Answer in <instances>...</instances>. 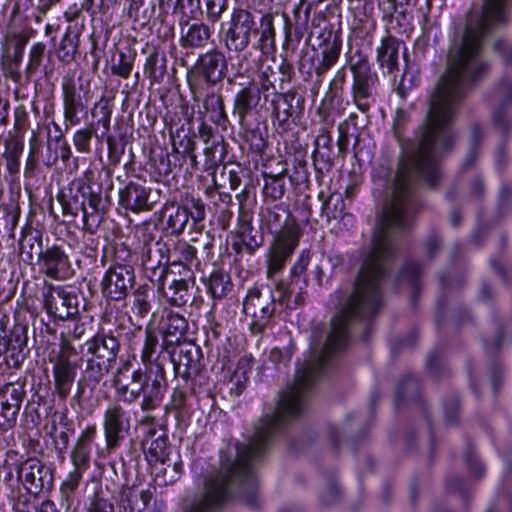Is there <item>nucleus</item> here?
<instances>
[{"instance_id": "1", "label": "nucleus", "mask_w": 512, "mask_h": 512, "mask_svg": "<svg viewBox=\"0 0 512 512\" xmlns=\"http://www.w3.org/2000/svg\"><path fill=\"white\" fill-rule=\"evenodd\" d=\"M310 261V252L302 251L297 262L291 269V280H280L275 285L273 292L269 287H254L249 290L243 309L246 317L250 319V329L252 333H261L270 323L276 313V306L286 305L293 309L291 305V294L294 292L295 284L299 282V276L303 275Z\"/></svg>"}, {"instance_id": "2", "label": "nucleus", "mask_w": 512, "mask_h": 512, "mask_svg": "<svg viewBox=\"0 0 512 512\" xmlns=\"http://www.w3.org/2000/svg\"><path fill=\"white\" fill-rule=\"evenodd\" d=\"M260 33L256 48L263 55L274 52L275 28L273 16L265 14L261 17L260 28L255 15L246 9H234L231 14L229 28L225 32V47L230 52H243L251 43L252 37Z\"/></svg>"}, {"instance_id": "3", "label": "nucleus", "mask_w": 512, "mask_h": 512, "mask_svg": "<svg viewBox=\"0 0 512 512\" xmlns=\"http://www.w3.org/2000/svg\"><path fill=\"white\" fill-rule=\"evenodd\" d=\"M85 374L90 382L99 384L114 368L120 351V342L111 333L99 331L87 340Z\"/></svg>"}, {"instance_id": "4", "label": "nucleus", "mask_w": 512, "mask_h": 512, "mask_svg": "<svg viewBox=\"0 0 512 512\" xmlns=\"http://www.w3.org/2000/svg\"><path fill=\"white\" fill-rule=\"evenodd\" d=\"M353 76L352 100L363 113L370 111L375 102V77L372 74L367 56L357 52L348 60Z\"/></svg>"}, {"instance_id": "5", "label": "nucleus", "mask_w": 512, "mask_h": 512, "mask_svg": "<svg viewBox=\"0 0 512 512\" xmlns=\"http://www.w3.org/2000/svg\"><path fill=\"white\" fill-rule=\"evenodd\" d=\"M143 247L141 250L142 266L147 277L163 288L168 272L170 254L167 244L156 239L151 233H143Z\"/></svg>"}, {"instance_id": "6", "label": "nucleus", "mask_w": 512, "mask_h": 512, "mask_svg": "<svg viewBox=\"0 0 512 512\" xmlns=\"http://www.w3.org/2000/svg\"><path fill=\"white\" fill-rule=\"evenodd\" d=\"M162 352L169 355L175 376L187 380L201 372L203 354L201 348L194 342L184 341Z\"/></svg>"}, {"instance_id": "7", "label": "nucleus", "mask_w": 512, "mask_h": 512, "mask_svg": "<svg viewBox=\"0 0 512 512\" xmlns=\"http://www.w3.org/2000/svg\"><path fill=\"white\" fill-rule=\"evenodd\" d=\"M44 307L59 320H67L79 313V299L68 287L45 285L43 289Z\"/></svg>"}, {"instance_id": "8", "label": "nucleus", "mask_w": 512, "mask_h": 512, "mask_svg": "<svg viewBox=\"0 0 512 512\" xmlns=\"http://www.w3.org/2000/svg\"><path fill=\"white\" fill-rule=\"evenodd\" d=\"M17 478L29 494L39 495L53 486L52 470L36 457H31L17 466Z\"/></svg>"}, {"instance_id": "9", "label": "nucleus", "mask_w": 512, "mask_h": 512, "mask_svg": "<svg viewBox=\"0 0 512 512\" xmlns=\"http://www.w3.org/2000/svg\"><path fill=\"white\" fill-rule=\"evenodd\" d=\"M26 396L25 382L18 379L0 387V428L7 431L13 428Z\"/></svg>"}, {"instance_id": "10", "label": "nucleus", "mask_w": 512, "mask_h": 512, "mask_svg": "<svg viewBox=\"0 0 512 512\" xmlns=\"http://www.w3.org/2000/svg\"><path fill=\"white\" fill-rule=\"evenodd\" d=\"M130 426L128 412L121 404L113 403L106 408L103 414V430L107 450L112 451L120 446Z\"/></svg>"}, {"instance_id": "11", "label": "nucleus", "mask_w": 512, "mask_h": 512, "mask_svg": "<svg viewBox=\"0 0 512 512\" xmlns=\"http://www.w3.org/2000/svg\"><path fill=\"white\" fill-rule=\"evenodd\" d=\"M262 222L276 234L275 239L300 238V227L290 211L282 204L266 208L262 212Z\"/></svg>"}, {"instance_id": "12", "label": "nucleus", "mask_w": 512, "mask_h": 512, "mask_svg": "<svg viewBox=\"0 0 512 512\" xmlns=\"http://www.w3.org/2000/svg\"><path fill=\"white\" fill-rule=\"evenodd\" d=\"M135 280L132 266L116 264L105 273L101 286L103 293L112 300L123 299Z\"/></svg>"}, {"instance_id": "13", "label": "nucleus", "mask_w": 512, "mask_h": 512, "mask_svg": "<svg viewBox=\"0 0 512 512\" xmlns=\"http://www.w3.org/2000/svg\"><path fill=\"white\" fill-rule=\"evenodd\" d=\"M212 86L195 85L191 86L193 99L201 102L205 114H209L210 120L218 126L226 127L228 115L225 110L224 99L222 95L215 91H210Z\"/></svg>"}, {"instance_id": "14", "label": "nucleus", "mask_w": 512, "mask_h": 512, "mask_svg": "<svg viewBox=\"0 0 512 512\" xmlns=\"http://www.w3.org/2000/svg\"><path fill=\"white\" fill-rule=\"evenodd\" d=\"M188 329V320L183 315L165 310L160 320V333L163 338L161 350L184 342Z\"/></svg>"}, {"instance_id": "15", "label": "nucleus", "mask_w": 512, "mask_h": 512, "mask_svg": "<svg viewBox=\"0 0 512 512\" xmlns=\"http://www.w3.org/2000/svg\"><path fill=\"white\" fill-rule=\"evenodd\" d=\"M40 272L55 280H63L69 273V258L58 245L47 247L39 254Z\"/></svg>"}, {"instance_id": "16", "label": "nucleus", "mask_w": 512, "mask_h": 512, "mask_svg": "<svg viewBox=\"0 0 512 512\" xmlns=\"http://www.w3.org/2000/svg\"><path fill=\"white\" fill-rule=\"evenodd\" d=\"M150 193L151 189L145 184L131 181L119 191V203L132 212L149 211L154 205Z\"/></svg>"}, {"instance_id": "17", "label": "nucleus", "mask_w": 512, "mask_h": 512, "mask_svg": "<svg viewBox=\"0 0 512 512\" xmlns=\"http://www.w3.org/2000/svg\"><path fill=\"white\" fill-rule=\"evenodd\" d=\"M167 390V379L164 365H158L154 377L149 376L143 393L140 408L143 412H150L161 406Z\"/></svg>"}, {"instance_id": "18", "label": "nucleus", "mask_w": 512, "mask_h": 512, "mask_svg": "<svg viewBox=\"0 0 512 512\" xmlns=\"http://www.w3.org/2000/svg\"><path fill=\"white\" fill-rule=\"evenodd\" d=\"M78 363L71 359L56 357L53 362L54 393L61 399L66 400L75 382Z\"/></svg>"}, {"instance_id": "19", "label": "nucleus", "mask_w": 512, "mask_h": 512, "mask_svg": "<svg viewBox=\"0 0 512 512\" xmlns=\"http://www.w3.org/2000/svg\"><path fill=\"white\" fill-rule=\"evenodd\" d=\"M196 68L205 79L203 85L214 86L224 78L227 61L221 51L214 49L199 57Z\"/></svg>"}, {"instance_id": "20", "label": "nucleus", "mask_w": 512, "mask_h": 512, "mask_svg": "<svg viewBox=\"0 0 512 512\" xmlns=\"http://www.w3.org/2000/svg\"><path fill=\"white\" fill-rule=\"evenodd\" d=\"M303 104V97L294 90L275 93L271 101L273 115L281 125L286 124L290 118L299 115L302 112Z\"/></svg>"}, {"instance_id": "21", "label": "nucleus", "mask_w": 512, "mask_h": 512, "mask_svg": "<svg viewBox=\"0 0 512 512\" xmlns=\"http://www.w3.org/2000/svg\"><path fill=\"white\" fill-rule=\"evenodd\" d=\"M299 238L274 239L267 259V277L272 279L285 266L286 261L298 246Z\"/></svg>"}, {"instance_id": "22", "label": "nucleus", "mask_w": 512, "mask_h": 512, "mask_svg": "<svg viewBox=\"0 0 512 512\" xmlns=\"http://www.w3.org/2000/svg\"><path fill=\"white\" fill-rule=\"evenodd\" d=\"M63 114L66 129L80 122L78 114L85 109L81 95L77 92L73 78H64L62 83Z\"/></svg>"}, {"instance_id": "23", "label": "nucleus", "mask_w": 512, "mask_h": 512, "mask_svg": "<svg viewBox=\"0 0 512 512\" xmlns=\"http://www.w3.org/2000/svg\"><path fill=\"white\" fill-rule=\"evenodd\" d=\"M260 100L261 91L253 82H250L235 94L233 100V115L237 117L240 126L246 124L247 116L259 105Z\"/></svg>"}, {"instance_id": "24", "label": "nucleus", "mask_w": 512, "mask_h": 512, "mask_svg": "<svg viewBox=\"0 0 512 512\" xmlns=\"http://www.w3.org/2000/svg\"><path fill=\"white\" fill-rule=\"evenodd\" d=\"M154 496V488L133 485L121 490L119 500L120 512H143Z\"/></svg>"}, {"instance_id": "25", "label": "nucleus", "mask_w": 512, "mask_h": 512, "mask_svg": "<svg viewBox=\"0 0 512 512\" xmlns=\"http://www.w3.org/2000/svg\"><path fill=\"white\" fill-rule=\"evenodd\" d=\"M180 279L172 280L171 284L167 289L163 286H158L159 289L163 290V295L167 299L168 303L181 307L184 306L191 298V288L194 286V276L190 268L184 267V273Z\"/></svg>"}, {"instance_id": "26", "label": "nucleus", "mask_w": 512, "mask_h": 512, "mask_svg": "<svg viewBox=\"0 0 512 512\" xmlns=\"http://www.w3.org/2000/svg\"><path fill=\"white\" fill-rule=\"evenodd\" d=\"M150 375H146L141 369L132 372L129 381L115 378L114 384L118 396L128 404L135 403L143 393L144 386Z\"/></svg>"}, {"instance_id": "27", "label": "nucleus", "mask_w": 512, "mask_h": 512, "mask_svg": "<svg viewBox=\"0 0 512 512\" xmlns=\"http://www.w3.org/2000/svg\"><path fill=\"white\" fill-rule=\"evenodd\" d=\"M399 50V40L390 34L382 38L381 44L377 48V61L380 67L385 68L389 74L399 70Z\"/></svg>"}, {"instance_id": "28", "label": "nucleus", "mask_w": 512, "mask_h": 512, "mask_svg": "<svg viewBox=\"0 0 512 512\" xmlns=\"http://www.w3.org/2000/svg\"><path fill=\"white\" fill-rule=\"evenodd\" d=\"M251 221L252 215L249 212L241 210L237 233L250 254L258 249L264 242L262 231L260 228L254 227Z\"/></svg>"}, {"instance_id": "29", "label": "nucleus", "mask_w": 512, "mask_h": 512, "mask_svg": "<svg viewBox=\"0 0 512 512\" xmlns=\"http://www.w3.org/2000/svg\"><path fill=\"white\" fill-rule=\"evenodd\" d=\"M142 448L150 464L167 460V438L155 429H150L146 433Z\"/></svg>"}, {"instance_id": "30", "label": "nucleus", "mask_w": 512, "mask_h": 512, "mask_svg": "<svg viewBox=\"0 0 512 512\" xmlns=\"http://www.w3.org/2000/svg\"><path fill=\"white\" fill-rule=\"evenodd\" d=\"M211 30L204 23H193L182 28L180 45L183 48L200 49L204 48L211 38Z\"/></svg>"}, {"instance_id": "31", "label": "nucleus", "mask_w": 512, "mask_h": 512, "mask_svg": "<svg viewBox=\"0 0 512 512\" xmlns=\"http://www.w3.org/2000/svg\"><path fill=\"white\" fill-rule=\"evenodd\" d=\"M161 221L171 234H181L188 223V211L176 203H166L161 211Z\"/></svg>"}, {"instance_id": "32", "label": "nucleus", "mask_w": 512, "mask_h": 512, "mask_svg": "<svg viewBox=\"0 0 512 512\" xmlns=\"http://www.w3.org/2000/svg\"><path fill=\"white\" fill-rule=\"evenodd\" d=\"M102 202L101 195L96 192H90L85 202L84 209L81 210L83 230L93 234L100 226L103 217L99 211V205Z\"/></svg>"}, {"instance_id": "33", "label": "nucleus", "mask_w": 512, "mask_h": 512, "mask_svg": "<svg viewBox=\"0 0 512 512\" xmlns=\"http://www.w3.org/2000/svg\"><path fill=\"white\" fill-rule=\"evenodd\" d=\"M42 233L39 230L31 228L23 231L19 241L20 254L24 256V260L32 263L35 256L39 260V254L43 253Z\"/></svg>"}, {"instance_id": "34", "label": "nucleus", "mask_w": 512, "mask_h": 512, "mask_svg": "<svg viewBox=\"0 0 512 512\" xmlns=\"http://www.w3.org/2000/svg\"><path fill=\"white\" fill-rule=\"evenodd\" d=\"M8 358L7 363L13 367H19L24 359L23 351L27 346V335L24 327L16 328L8 336Z\"/></svg>"}, {"instance_id": "35", "label": "nucleus", "mask_w": 512, "mask_h": 512, "mask_svg": "<svg viewBox=\"0 0 512 512\" xmlns=\"http://www.w3.org/2000/svg\"><path fill=\"white\" fill-rule=\"evenodd\" d=\"M88 197L83 191V187H78L77 191L70 189L69 194L59 193L57 200L61 204L62 212L65 216L77 217L84 209Z\"/></svg>"}, {"instance_id": "36", "label": "nucleus", "mask_w": 512, "mask_h": 512, "mask_svg": "<svg viewBox=\"0 0 512 512\" xmlns=\"http://www.w3.org/2000/svg\"><path fill=\"white\" fill-rule=\"evenodd\" d=\"M158 347V338L156 334L149 328L145 331V341L141 351V361L145 368L152 372L153 366L158 369V365H163L159 359L160 354L155 356Z\"/></svg>"}, {"instance_id": "37", "label": "nucleus", "mask_w": 512, "mask_h": 512, "mask_svg": "<svg viewBox=\"0 0 512 512\" xmlns=\"http://www.w3.org/2000/svg\"><path fill=\"white\" fill-rule=\"evenodd\" d=\"M233 288L230 275L221 270H214L208 280V291L213 298L221 299L228 295Z\"/></svg>"}, {"instance_id": "38", "label": "nucleus", "mask_w": 512, "mask_h": 512, "mask_svg": "<svg viewBox=\"0 0 512 512\" xmlns=\"http://www.w3.org/2000/svg\"><path fill=\"white\" fill-rule=\"evenodd\" d=\"M196 253V248L186 241H178L174 245L173 250L169 251L170 258H173L172 264L182 267L183 271H180V273H184V267L190 268L188 264L195 259Z\"/></svg>"}, {"instance_id": "39", "label": "nucleus", "mask_w": 512, "mask_h": 512, "mask_svg": "<svg viewBox=\"0 0 512 512\" xmlns=\"http://www.w3.org/2000/svg\"><path fill=\"white\" fill-rule=\"evenodd\" d=\"M166 461L152 463V473L155 476V482L159 486H167L173 484L179 477V464L174 463L173 465L167 464Z\"/></svg>"}, {"instance_id": "40", "label": "nucleus", "mask_w": 512, "mask_h": 512, "mask_svg": "<svg viewBox=\"0 0 512 512\" xmlns=\"http://www.w3.org/2000/svg\"><path fill=\"white\" fill-rule=\"evenodd\" d=\"M284 173L285 171L276 175L264 174L265 184L263 194L266 198L275 201L283 197L285 194Z\"/></svg>"}, {"instance_id": "41", "label": "nucleus", "mask_w": 512, "mask_h": 512, "mask_svg": "<svg viewBox=\"0 0 512 512\" xmlns=\"http://www.w3.org/2000/svg\"><path fill=\"white\" fill-rule=\"evenodd\" d=\"M77 47L78 37L73 36L70 31H67L57 49L58 59L65 64L71 63L75 58Z\"/></svg>"}, {"instance_id": "42", "label": "nucleus", "mask_w": 512, "mask_h": 512, "mask_svg": "<svg viewBox=\"0 0 512 512\" xmlns=\"http://www.w3.org/2000/svg\"><path fill=\"white\" fill-rule=\"evenodd\" d=\"M340 50L341 46L336 42L323 50L322 60L314 68V72L318 77H321L324 73L330 70L331 67L338 61Z\"/></svg>"}, {"instance_id": "43", "label": "nucleus", "mask_w": 512, "mask_h": 512, "mask_svg": "<svg viewBox=\"0 0 512 512\" xmlns=\"http://www.w3.org/2000/svg\"><path fill=\"white\" fill-rule=\"evenodd\" d=\"M319 198L323 199L321 207L322 215H324L327 220L337 219L344 208V201L341 195L331 194L328 198L324 199V193L320 192Z\"/></svg>"}, {"instance_id": "44", "label": "nucleus", "mask_w": 512, "mask_h": 512, "mask_svg": "<svg viewBox=\"0 0 512 512\" xmlns=\"http://www.w3.org/2000/svg\"><path fill=\"white\" fill-rule=\"evenodd\" d=\"M254 359L251 355L242 356L238 363L234 373L231 376V382H233L237 390H241L244 384L249 379V373L252 370Z\"/></svg>"}, {"instance_id": "45", "label": "nucleus", "mask_w": 512, "mask_h": 512, "mask_svg": "<svg viewBox=\"0 0 512 512\" xmlns=\"http://www.w3.org/2000/svg\"><path fill=\"white\" fill-rule=\"evenodd\" d=\"M204 156L205 169H212L224 160V146L219 141H212L211 143L206 144Z\"/></svg>"}, {"instance_id": "46", "label": "nucleus", "mask_w": 512, "mask_h": 512, "mask_svg": "<svg viewBox=\"0 0 512 512\" xmlns=\"http://www.w3.org/2000/svg\"><path fill=\"white\" fill-rule=\"evenodd\" d=\"M144 71L152 82H159L166 72L164 64H159V53L153 51L146 59Z\"/></svg>"}, {"instance_id": "47", "label": "nucleus", "mask_w": 512, "mask_h": 512, "mask_svg": "<svg viewBox=\"0 0 512 512\" xmlns=\"http://www.w3.org/2000/svg\"><path fill=\"white\" fill-rule=\"evenodd\" d=\"M184 209L188 211V217L191 216L195 223L205 219V204L201 198L193 195H186L184 200Z\"/></svg>"}, {"instance_id": "48", "label": "nucleus", "mask_w": 512, "mask_h": 512, "mask_svg": "<svg viewBox=\"0 0 512 512\" xmlns=\"http://www.w3.org/2000/svg\"><path fill=\"white\" fill-rule=\"evenodd\" d=\"M277 65L263 66L259 74L260 91L268 92L276 90Z\"/></svg>"}, {"instance_id": "49", "label": "nucleus", "mask_w": 512, "mask_h": 512, "mask_svg": "<svg viewBox=\"0 0 512 512\" xmlns=\"http://www.w3.org/2000/svg\"><path fill=\"white\" fill-rule=\"evenodd\" d=\"M46 46L44 43H36L31 47L29 55V63L26 68L27 76L33 75L42 63Z\"/></svg>"}, {"instance_id": "50", "label": "nucleus", "mask_w": 512, "mask_h": 512, "mask_svg": "<svg viewBox=\"0 0 512 512\" xmlns=\"http://www.w3.org/2000/svg\"><path fill=\"white\" fill-rule=\"evenodd\" d=\"M134 307L140 317H145L150 312V301L145 286H140L134 292Z\"/></svg>"}, {"instance_id": "51", "label": "nucleus", "mask_w": 512, "mask_h": 512, "mask_svg": "<svg viewBox=\"0 0 512 512\" xmlns=\"http://www.w3.org/2000/svg\"><path fill=\"white\" fill-rule=\"evenodd\" d=\"M94 133L93 126L77 130L73 136V143L79 152L90 151V141Z\"/></svg>"}, {"instance_id": "52", "label": "nucleus", "mask_w": 512, "mask_h": 512, "mask_svg": "<svg viewBox=\"0 0 512 512\" xmlns=\"http://www.w3.org/2000/svg\"><path fill=\"white\" fill-rule=\"evenodd\" d=\"M133 69V60L124 52L119 53L118 63H113L111 72L122 78H128Z\"/></svg>"}, {"instance_id": "53", "label": "nucleus", "mask_w": 512, "mask_h": 512, "mask_svg": "<svg viewBox=\"0 0 512 512\" xmlns=\"http://www.w3.org/2000/svg\"><path fill=\"white\" fill-rule=\"evenodd\" d=\"M88 512H114V506L103 492H97L91 499Z\"/></svg>"}, {"instance_id": "54", "label": "nucleus", "mask_w": 512, "mask_h": 512, "mask_svg": "<svg viewBox=\"0 0 512 512\" xmlns=\"http://www.w3.org/2000/svg\"><path fill=\"white\" fill-rule=\"evenodd\" d=\"M173 148L177 153L186 154L188 152H193L196 148V141L194 137L189 136L188 134L180 136L178 133L177 136L173 138Z\"/></svg>"}, {"instance_id": "55", "label": "nucleus", "mask_w": 512, "mask_h": 512, "mask_svg": "<svg viewBox=\"0 0 512 512\" xmlns=\"http://www.w3.org/2000/svg\"><path fill=\"white\" fill-rule=\"evenodd\" d=\"M208 19L217 22L227 9V0H206Z\"/></svg>"}, {"instance_id": "56", "label": "nucleus", "mask_w": 512, "mask_h": 512, "mask_svg": "<svg viewBox=\"0 0 512 512\" xmlns=\"http://www.w3.org/2000/svg\"><path fill=\"white\" fill-rule=\"evenodd\" d=\"M97 113L100 115L98 123H101L104 128L108 129L111 119V109L108 101L102 98L99 102L95 103L92 115L96 117Z\"/></svg>"}, {"instance_id": "57", "label": "nucleus", "mask_w": 512, "mask_h": 512, "mask_svg": "<svg viewBox=\"0 0 512 512\" xmlns=\"http://www.w3.org/2000/svg\"><path fill=\"white\" fill-rule=\"evenodd\" d=\"M246 141L249 143L250 148L261 153L265 150L267 143L259 130H251L246 134Z\"/></svg>"}, {"instance_id": "58", "label": "nucleus", "mask_w": 512, "mask_h": 512, "mask_svg": "<svg viewBox=\"0 0 512 512\" xmlns=\"http://www.w3.org/2000/svg\"><path fill=\"white\" fill-rule=\"evenodd\" d=\"M421 273L418 263L409 262L402 269V276L409 281L412 288H417V281Z\"/></svg>"}, {"instance_id": "59", "label": "nucleus", "mask_w": 512, "mask_h": 512, "mask_svg": "<svg viewBox=\"0 0 512 512\" xmlns=\"http://www.w3.org/2000/svg\"><path fill=\"white\" fill-rule=\"evenodd\" d=\"M349 122L345 120L338 125L339 137L337 140V146L339 153L345 155L348 149L349 143Z\"/></svg>"}, {"instance_id": "60", "label": "nucleus", "mask_w": 512, "mask_h": 512, "mask_svg": "<svg viewBox=\"0 0 512 512\" xmlns=\"http://www.w3.org/2000/svg\"><path fill=\"white\" fill-rule=\"evenodd\" d=\"M441 243V239L436 232L430 233L423 242L426 255L429 258L434 257V255L440 250Z\"/></svg>"}, {"instance_id": "61", "label": "nucleus", "mask_w": 512, "mask_h": 512, "mask_svg": "<svg viewBox=\"0 0 512 512\" xmlns=\"http://www.w3.org/2000/svg\"><path fill=\"white\" fill-rule=\"evenodd\" d=\"M81 477L82 475L80 471L78 470V468H75L71 473H69L67 478L62 483V492L66 495H69L70 493L74 492L80 483Z\"/></svg>"}, {"instance_id": "62", "label": "nucleus", "mask_w": 512, "mask_h": 512, "mask_svg": "<svg viewBox=\"0 0 512 512\" xmlns=\"http://www.w3.org/2000/svg\"><path fill=\"white\" fill-rule=\"evenodd\" d=\"M24 149L23 143L16 138H11L5 142V151L3 157L20 158Z\"/></svg>"}, {"instance_id": "63", "label": "nucleus", "mask_w": 512, "mask_h": 512, "mask_svg": "<svg viewBox=\"0 0 512 512\" xmlns=\"http://www.w3.org/2000/svg\"><path fill=\"white\" fill-rule=\"evenodd\" d=\"M77 350L75 346L73 345V340L70 338H67L64 334L61 335V342H60V352L57 355V357H64L66 359H70L71 356H76Z\"/></svg>"}, {"instance_id": "64", "label": "nucleus", "mask_w": 512, "mask_h": 512, "mask_svg": "<svg viewBox=\"0 0 512 512\" xmlns=\"http://www.w3.org/2000/svg\"><path fill=\"white\" fill-rule=\"evenodd\" d=\"M496 98L506 101L512 100V80L506 78L503 79L495 90Z\"/></svg>"}]
</instances>
